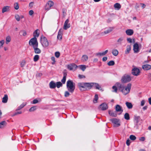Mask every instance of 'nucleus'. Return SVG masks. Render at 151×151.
I'll list each match as a JSON object with an SVG mask.
<instances>
[{
	"label": "nucleus",
	"mask_w": 151,
	"mask_h": 151,
	"mask_svg": "<svg viewBox=\"0 0 151 151\" xmlns=\"http://www.w3.org/2000/svg\"><path fill=\"white\" fill-rule=\"evenodd\" d=\"M70 95V93L68 91H66L65 92L64 96L66 97H68Z\"/></svg>",
	"instance_id": "48"
},
{
	"label": "nucleus",
	"mask_w": 151,
	"mask_h": 151,
	"mask_svg": "<svg viewBox=\"0 0 151 151\" xmlns=\"http://www.w3.org/2000/svg\"><path fill=\"white\" fill-rule=\"evenodd\" d=\"M78 77L80 79H82L83 78H86V76L83 75H81L80 74H79L78 75Z\"/></svg>",
	"instance_id": "55"
},
{
	"label": "nucleus",
	"mask_w": 151,
	"mask_h": 151,
	"mask_svg": "<svg viewBox=\"0 0 151 151\" xmlns=\"http://www.w3.org/2000/svg\"><path fill=\"white\" fill-rule=\"evenodd\" d=\"M69 20L68 19H67L65 21L64 26L63 29L65 30L67 29L68 28H69L70 27V24L68 23Z\"/></svg>",
	"instance_id": "13"
},
{
	"label": "nucleus",
	"mask_w": 151,
	"mask_h": 151,
	"mask_svg": "<svg viewBox=\"0 0 151 151\" xmlns=\"http://www.w3.org/2000/svg\"><path fill=\"white\" fill-rule=\"evenodd\" d=\"M114 7L116 9L119 10L120 9L121 6L119 3H116L114 4Z\"/></svg>",
	"instance_id": "30"
},
{
	"label": "nucleus",
	"mask_w": 151,
	"mask_h": 151,
	"mask_svg": "<svg viewBox=\"0 0 151 151\" xmlns=\"http://www.w3.org/2000/svg\"><path fill=\"white\" fill-rule=\"evenodd\" d=\"M14 8L16 10H17L19 9V6L18 2L15 3L14 4Z\"/></svg>",
	"instance_id": "43"
},
{
	"label": "nucleus",
	"mask_w": 151,
	"mask_h": 151,
	"mask_svg": "<svg viewBox=\"0 0 151 151\" xmlns=\"http://www.w3.org/2000/svg\"><path fill=\"white\" fill-rule=\"evenodd\" d=\"M140 4L141 5L143 9H144L145 8L146 5L142 3H140Z\"/></svg>",
	"instance_id": "64"
},
{
	"label": "nucleus",
	"mask_w": 151,
	"mask_h": 151,
	"mask_svg": "<svg viewBox=\"0 0 151 151\" xmlns=\"http://www.w3.org/2000/svg\"><path fill=\"white\" fill-rule=\"evenodd\" d=\"M145 100H142L141 102V104H140L141 106H143L144 105V104L145 103Z\"/></svg>",
	"instance_id": "57"
},
{
	"label": "nucleus",
	"mask_w": 151,
	"mask_h": 151,
	"mask_svg": "<svg viewBox=\"0 0 151 151\" xmlns=\"http://www.w3.org/2000/svg\"><path fill=\"white\" fill-rule=\"evenodd\" d=\"M26 64V62L24 60H23L21 63L20 65L22 67H23Z\"/></svg>",
	"instance_id": "50"
},
{
	"label": "nucleus",
	"mask_w": 151,
	"mask_h": 151,
	"mask_svg": "<svg viewBox=\"0 0 151 151\" xmlns=\"http://www.w3.org/2000/svg\"><path fill=\"white\" fill-rule=\"evenodd\" d=\"M130 140L129 139L127 140L126 144L127 146H129L130 145Z\"/></svg>",
	"instance_id": "61"
},
{
	"label": "nucleus",
	"mask_w": 151,
	"mask_h": 151,
	"mask_svg": "<svg viewBox=\"0 0 151 151\" xmlns=\"http://www.w3.org/2000/svg\"><path fill=\"white\" fill-rule=\"evenodd\" d=\"M134 122L135 123L134 127L138 129L139 127V122L141 119V118L139 116H135L134 117Z\"/></svg>",
	"instance_id": "8"
},
{
	"label": "nucleus",
	"mask_w": 151,
	"mask_h": 151,
	"mask_svg": "<svg viewBox=\"0 0 151 151\" xmlns=\"http://www.w3.org/2000/svg\"><path fill=\"white\" fill-rule=\"evenodd\" d=\"M4 43V41L2 40L0 41V47H2Z\"/></svg>",
	"instance_id": "56"
},
{
	"label": "nucleus",
	"mask_w": 151,
	"mask_h": 151,
	"mask_svg": "<svg viewBox=\"0 0 151 151\" xmlns=\"http://www.w3.org/2000/svg\"><path fill=\"white\" fill-rule=\"evenodd\" d=\"M39 56L38 55H35L33 58L34 61L35 62H36L39 60Z\"/></svg>",
	"instance_id": "42"
},
{
	"label": "nucleus",
	"mask_w": 151,
	"mask_h": 151,
	"mask_svg": "<svg viewBox=\"0 0 151 151\" xmlns=\"http://www.w3.org/2000/svg\"><path fill=\"white\" fill-rule=\"evenodd\" d=\"M22 113V111H19L16 112L14 114L13 116H15V115H17L19 114H21Z\"/></svg>",
	"instance_id": "52"
},
{
	"label": "nucleus",
	"mask_w": 151,
	"mask_h": 151,
	"mask_svg": "<svg viewBox=\"0 0 151 151\" xmlns=\"http://www.w3.org/2000/svg\"><path fill=\"white\" fill-rule=\"evenodd\" d=\"M115 109L116 112L121 111L122 113L123 111L122 107L119 105H116L115 106Z\"/></svg>",
	"instance_id": "16"
},
{
	"label": "nucleus",
	"mask_w": 151,
	"mask_h": 151,
	"mask_svg": "<svg viewBox=\"0 0 151 151\" xmlns=\"http://www.w3.org/2000/svg\"><path fill=\"white\" fill-rule=\"evenodd\" d=\"M142 68L145 70H149L151 68V65L148 64L143 65L142 66Z\"/></svg>",
	"instance_id": "19"
},
{
	"label": "nucleus",
	"mask_w": 151,
	"mask_h": 151,
	"mask_svg": "<svg viewBox=\"0 0 151 151\" xmlns=\"http://www.w3.org/2000/svg\"><path fill=\"white\" fill-rule=\"evenodd\" d=\"M98 99V96L97 94H96L94 96V98L93 100V102L94 103H96Z\"/></svg>",
	"instance_id": "40"
},
{
	"label": "nucleus",
	"mask_w": 151,
	"mask_h": 151,
	"mask_svg": "<svg viewBox=\"0 0 151 151\" xmlns=\"http://www.w3.org/2000/svg\"><path fill=\"white\" fill-rule=\"evenodd\" d=\"M107 59V57H105L103 58L102 60L103 61H106Z\"/></svg>",
	"instance_id": "63"
},
{
	"label": "nucleus",
	"mask_w": 151,
	"mask_h": 151,
	"mask_svg": "<svg viewBox=\"0 0 151 151\" xmlns=\"http://www.w3.org/2000/svg\"><path fill=\"white\" fill-rule=\"evenodd\" d=\"M39 30L38 29L35 30L33 33L34 37H38L40 35Z\"/></svg>",
	"instance_id": "24"
},
{
	"label": "nucleus",
	"mask_w": 151,
	"mask_h": 151,
	"mask_svg": "<svg viewBox=\"0 0 151 151\" xmlns=\"http://www.w3.org/2000/svg\"><path fill=\"white\" fill-rule=\"evenodd\" d=\"M29 45L32 46L33 47L38 46V42L36 37H33L31 38L29 42Z\"/></svg>",
	"instance_id": "3"
},
{
	"label": "nucleus",
	"mask_w": 151,
	"mask_h": 151,
	"mask_svg": "<svg viewBox=\"0 0 151 151\" xmlns=\"http://www.w3.org/2000/svg\"><path fill=\"white\" fill-rule=\"evenodd\" d=\"M112 53L114 56H116L118 54L119 52L116 49H114L112 50Z\"/></svg>",
	"instance_id": "33"
},
{
	"label": "nucleus",
	"mask_w": 151,
	"mask_h": 151,
	"mask_svg": "<svg viewBox=\"0 0 151 151\" xmlns=\"http://www.w3.org/2000/svg\"><path fill=\"white\" fill-rule=\"evenodd\" d=\"M131 84L129 83L127 85L126 88L125 87V88L124 89L123 91H122V93L124 95H125L129 92L131 88Z\"/></svg>",
	"instance_id": "6"
},
{
	"label": "nucleus",
	"mask_w": 151,
	"mask_h": 151,
	"mask_svg": "<svg viewBox=\"0 0 151 151\" xmlns=\"http://www.w3.org/2000/svg\"><path fill=\"white\" fill-rule=\"evenodd\" d=\"M80 69L82 70L83 71H85L86 68V66L84 65H80L78 66Z\"/></svg>",
	"instance_id": "26"
},
{
	"label": "nucleus",
	"mask_w": 151,
	"mask_h": 151,
	"mask_svg": "<svg viewBox=\"0 0 151 151\" xmlns=\"http://www.w3.org/2000/svg\"><path fill=\"white\" fill-rule=\"evenodd\" d=\"M127 41L129 42V43H132V40L131 38H128L127 39Z\"/></svg>",
	"instance_id": "59"
},
{
	"label": "nucleus",
	"mask_w": 151,
	"mask_h": 151,
	"mask_svg": "<svg viewBox=\"0 0 151 151\" xmlns=\"http://www.w3.org/2000/svg\"><path fill=\"white\" fill-rule=\"evenodd\" d=\"M131 50V46L130 45H127V47L126 50L125 51L126 54L129 53Z\"/></svg>",
	"instance_id": "32"
},
{
	"label": "nucleus",
	"mask_w": 151,
	"mask_h": 151,
	"mask_svg": "<svg viewBox=\"0 0 151 151\" xmlns=\"http://www.w3.org/2000/svg\"><path fill=\"white\" fill-rule=\"evenodd\" d=\"M68 69L70 70H75L78 68V66L74 63L70 64L67 65Z\"/></svg>",
	"instance_id": "11"
},
{
	"label": "nucleus",
	"mask_w": 151,
	"mask_h": 151,
	"mask_svg": "<svg viewBox=\"0 0 151 151\" xmlns=\"http://www.w3.org/2000/svg\"><path fill=\"white\" fill-rule=\"evenodd\" d=\"M34 13V12L32 10H30L29 12V14L30 15H32Z\"/></svg>",
	"instance_id": "62"
},
{
	"label": "nucleus",
	"mask_w": 151,
	"mask_h": 151,
	"mask_svg": "<svg viewBox=\"0 0 151 151\" xmlns=\"http://www.w3.org/2000/svg\"><path fill=\"white\" fill-rule=\"evenodd\" d=\"M6 122L5 121L1 122L0 123V128L4 127L6 125Z\"/></svg>",
	"instance_id": "34"
},
{
	"label": "nucleus",
	"mask_w": 151,
	"mask_h": 151,
	"mask_svg": "<svg viewBox=\"0 0 151 151\" xmlns=\"http://www.w3.org/2000/svg\"><path fill=\"white\" fill-rule=\"evenodd\" d=\"M139 140L140 141H144L145 140V138L144 137H142L140 138Z\"/></svg>",
	"instance_id": "60"
},
{
	"label": "nucleus",
	"mask_w": 151,
	"mask_h": 151,
	"mask_svg": "<svg viewBox=\"0 0 151 151\" xmlns=\"http://www.w3.org/2000/svg\"><path fill=\"white\" fill-rule=\"evenodd\" d=\"M56 84V86L58 88H59L60 87H62L63 86L62 83L60 81L57 82Z\"/></svg>",
	"instance_id": "38"
},
{
	"label": "nucleus",
	"mask_w": 151,
	"mask_h": 151,
	"mask_svg": "<svg viewBox=\"0 0 151 151\" xmlns=\"http://www.w3.org/2000/svg\"><path fill=\"white\" fill-rule=\"evenodd\" d=\"M114 29V27H110L107 30L104 31L103 32H102L101 34L103 35L104 33L105 34L109 33L111 32Z\"/></svg>",
	"instance_id": "21"
},
{
	"label": "nucleus",
	"mask_w": 151,
	"mask_h": 151,
	"mask_svg": "<svg viewBox=\"0 0 151 151\" xmlns=\"http://www.w3.org/2000/svg\"><path fill=\"white\" fill-rule=\"evenodd\" d=\"M55 56L57 58H58L60 56V53L59 52H56L55 53Z\"/></svg>",
	"instance_id": "51"
},
{
	"label": "nucleus",
	"mask_w": 151,
	"mask_h": 151,
	"mask_svg": "<svg viewBox=\"0 0 151 151\" xmlns=\"http://www.w3.org/2000/svg\"><path fill=\"white\" fill-rule=\"evenodd\" d=\"M38 102V101L36 99H35L32 101V103L35 104Z\"/></svg>",
	"instance_id": "58"
},
{
	"label": "nucleus",
	"mask_w": 151,
	"mask_h": 151,
	"mask_svg": "<svg viewBox=\"0 0 151 151\" xmlns=\"http://www.w3.org/2000/svg\"><path fill=\"white\" fill-rule=\"evenodd\" d=\"M11 40V37L9 36H8L6 38V44L9 43Z\"/></svg>",
	"instance_id": "39"
},
{
	"label": "nucleus",
	"mask_w": 151,
	"mask_h": 151,
	"mask_svg": "<svg viewBox=\"0 0 151 151\" xmlns=\"http://www.w3.org/2000/svg\"><path fill=\"white\" fill-rule=\"evenodd\" d=\"M67 88L68 91L71 93H72L75 88V84L71 80H68L67 82Z\"/></svg>",
	"instance_id": "2"
},
{
	"label": "nucleus",
	"mask_w": 151,
	"mask_h": 151,
	"mask_svg": "<svg viewBox=\"0 0 151 151\" xmlns=\"http://www.w3.org/2000/svg\"><path fill=\"white\" fill-rule=\"evenodd\" d=\"M129 138L132 140H134L136 139V137L133 135H131L130 136Z\"/></svg>",
	"instance_id": "45"
},
{
	"label": "nucleus",
	"mask_w": 151,
	"mask_h": 151,
	"mask_svg": "<svg viewBox=\"0 0 151 151\" xmlns=\"http://www.w3.org/2000/svg\"><path fill=\"white\" fill-rule=\"evenodd\" d=\"M25 104H22L21 105H20L19 106L17 109V110H20V109H21L22 108H23L25 106Z\"/></svg>",
	"instance_id": "44"
},
{
	"label": "nucleus",
	"mask_w": 151,
	"mask_h": 151,
	"mask_svg": "<svg viewBox=\"0 0 151 151\" xmlns=\"http://www.w3.org/2000/svg\"><path fill=\"white\" fill-rule=\"evenodd\" d=\"M8 96L6 94H5L4 96L2 99V102L3 103H6L8 101Z\"/></svg>",
	"instance_id": "28"
},
{
	"label": "nucleus",
	"mask_w": 151,
	"mask_h": 151,
	"mask_svg": "<svg viewBox=\"0 0 151 151\" xmlns=\"http://www.w3.org/2000/svg\"><path fill=\"white\" fill-rule=\"evenodd\" d=\"M36 109V106H34L31 107L29 109V111L30 112L34 111Z\"/></svg>",
	"instance_id": "46"
},
{
	"label": "nucleus",
	"mask_w": 151,
	"mask_h": 151,
	"mask_svg": "<svg viewBox=\"0 0 151 151\" xmlns=\"http://www.w3.org/2000/svg\"><path fill=\"white\" fill-rule=\"evenodd\" d=\"M77 86L80 90L82 91L91 89L92 87H94L97 89L103 91L101 86L98 83H78Z\"/></svg>",
	"instance_id": "1"
},
{
	"label": "nucleus",
	"mask_w": 151,
	"mask_h": 151,
	"mask_svg": "<svg viewBox=\"0 0 151 151\" xmlns=\"http://www.w3.org/2000/svg\"><path fill=\"white\" fill-rule=\"evenodd\" d=\"M88 59V57L86 55H83L82 56L81 60L83 61H86Z\"/></svg>",
	"instance_id": "35"
},
{
	"label": "nucleus",
	"mask_w": 151,
	"mask_h": 151,
	"mask_svg": "<svg viewBox=\"0 0 151 151\" xmlns=\"http://www.w3.org/2000/svg\"><path fill=\"white\" fill-rule=\"evenodd\" d=\"M67 76V73L65 72L63 73V79L61 80V82L63 84L65 83L66 81V77Z\"/></svg>",
	"instance_id": "27"
},
{
	"label": "nucleus",
	"mask_w": 151,
	"mask_h": 151,
	"mask_svg": "<svg viewBox=\"0 0 151 151\" xmlns=\"http://www.w3.org/2000/svg\"><path fill=\"white\" fill-rule=\"evenodd\" d=\"M15 17L17 21H20V17L19 15H18V14L16 15Z\"/></svg>",
	"instance_id": "47"
},
{
	"label": "nucleus",
	"mask_w": 151,
	"mask_h": 151,
	"mask_svg": "<svg viewBox=\"0 0 151 151\" xmlns=\"http://www.w3.org/2000/svg\"><path fill=\"white\" fill-rule=\"evenodd\" d=\"M131 80L130 76L126 74L124 75L122 78L121 81L122 83H125L129 82Z\"/></svg>",
	"instance_id": "4"
},
{
	"label": "nucleus",
	"mask_w": 151,
	"mask_h": 151,
	"mask_svg": "<svg viewBox=\"0 0 151 151\" xmlns=\"http://www.w3.org/2000/svg\"><path fill=\"white\" fill-rule=\"evenodd\" d=\"M10 7L8 6L4 7L2 9V12L4 13L5 12L9 11L10 10Z\"/></svg>",
	"instance_id": "22"
},
{
	"label": "nucleus",
	"mask_w": 151,
	"mask_h": 151,
	"mask_svg": "<svg viewBox=\"0 0 151 151\" xmlns=\"http://www.w3.org/2000/svg\"><path fill=\"white\" fill-rule=\"evenodd\" d=\"M49 85L51 89L55 88L56 87V83L53 81H52L50 83Z\"/></svg>",
	"instance_id": "18"
},
{
	"label": "nucleus",
	"mask_w": 151,
	"mask_h": 151,
	"mask_svg": "<svg viewBox=\"0 0 151 151\" xmlns=\"http://www.w3.org/2000/svg\"><path fill=\"white\" fill-rule=\"evenodd\" d=\"M124 40V38L123 37H120L119 39L117 40V42L118 44L121 45L122 42Z\"/></svg>",
	"instance_id": "36"
},
{
	"label": "nucleus",
	"mask_w": 151,
	"mask_h": 151,
	"mask_svg": "<svg viewBox=\"0 0 151 151\" xmlns=\"http://www.w3.org/2000/svg\"><path fill=\"white\" fill-rule=\"evenodd\" d=\"M41 43L43 47H46L48 46L49 45L47 39L45 37L43 36L41 40Z\"/></svg>",
	"instance_id": "7"
},
{
	"label": "nucleus",
	"mask_w": 151,
	"mask_h": 151,
	"mask_svg": "<svg viewBox=\"0 0 151 151\" xmlns=\"http://www.w3.org/2000/svg\"><path fill=\"white\" fill-rule=\"evenodd\" d=\"M53 5L54 3L52 1H48L45 5V9L47 10H49Z\"/></svg>",
	"instance_id": "9"
},
{
	"label": "nucleus",
	"mask_w": 151,
	"mask_h": 151,
	"mask_svg": "<svg viewBox=\"0 0 151 151\" xmlns=\"http://www.w3.org/2000/svg\"><path fill=\"white\" fill-rule=\"evenodd\" d=\"M99 108L102 110H105L108 108L107 104L105 103H104L101 104L99 106Z\"/></svg>",
	"instance_id": "12"
},
{
	"label": "nucleus",
	"mask_w": 151,
	"mask_h": 151,
	"mask_svg": "<svg viewBox=\"0 0 151 151\" xmlns=\"http://www.w3.org/2000/svg\"><path fill=\"white\" fill-rule=\"evenodd\" d=\"M114 62L113 60L110 61L107 63V65L109 66H112L114 65Z\"/></svg>",
	"instance_id": "41"
},
{
	"label": "nucleus",
	"mask_w": 151,
	"mask_h": 151,
	"mask_svg": "<svg viewBox=\"0 0 151 151\" xmlns=\"http://www.w3.org/2000/svg\"><path fill=\"white\" fill-rule=\"evenodd\" d=\"M51 60L53 61V62H52V65L54 64L55 62V58L54 57H52L51 58Z\"/></svg>",
	"instance_id": "54"
},
{
	"label": "nucleus",
	"mask_w": 151,
	"mask_h": 151,
	"mask_svg": "<svg viewBox=\"0 0 151 151\" xmlns=\"http://www.w3.org/2000/svg\"><path fill=\"white\" fill-rule=\"evenodd\" d=\"M108 52V50H105L104 52L100 53V52H98L96 54V55L97 56H98L99 55H100V56H102L104 55H105Z\"/></svg>",
	"instance_id": "31"
},
{
	"label": "nucleus",
	"mask_w": 151,
	"mask_h": 151,
	"mask_svg": "<svg viewBox=\"0 0 151 151\" xmlns=\"http://www.w3.org/2000/svg\"><path fill=\"white\" fill-rule=\"evenodd\" d=\"M109 114L110 116L113 117H116L117 116V114L116 113L111 111H109Z\"/></svg>",
	"instance_id": "29"
},
{
	"label": "nucleus",
	"mask_w": 151,
	"mask_h": 151,
	"mask_svg": "<svg viewBox=\"0 0 151 151\" xmlns=\"http://www.w3.org/2000/svg\"><path fill=\"white\" fill-rule=\"evenodd\" d=\"M20 33L22 34L23 36H25L27 35L26 31L24 30L21 31Z\"/></svg>",
	"instance_id": "49"
},
{
	"label": "nucleus",
	"mask_w": 151,
	"mask_h": 151,
	"mask_svg": "<svg viewBox=\"0 0 151 151\" xmlns=\"http://www.w3.org/2000/svg\"><path fill=\"white\" fill-rule=\"evenodd\" d=\"M125 104L128 109H130L133 107V105L130 102H126Z\"/></svg>",
	"instance_id": "25"
},
{
	"label": "nucleus",
	"mask_w": 151,
	"mask_h": 151,
	"mask_svg": "<svg viewBox=\"0 0 151 151\" xmlns=\"http://www.w3.org/2000/svg\"><path fill=\"white\" fill-rule=\"evenodd\" d=\"M117 85L118 88L119 90L122 93L123 90L125 88V86L124 85L120 84L119 83H116Z\"/></svg>",
	"instance_id": "17"
},
{
	"label": "nucleus",
	"mask_w": 151,
	"mask_h": 151,
	"mask_svg": "<svg viewBox=\"0 0 151 151\" xmlns=\"http://www.w3.org/2000/svg\"><path fill=\"white\" fill-rule=\"evenodd\" d=\"M63 30L62 29H60L58 32V35L57 36V38L58 39L61 40L62 39L63 32Z\"/></svg>",
	"instance_id": "15"
},
{
	"label": "nucleus",
	"mask_w": 151,
	"mask_h": 151,
	"mask_svg": "<svg viewBox=\"0 0 151 151\" xmlns=\"http://www.w3.org/2000/svg\"><path fill=\"white\" fill-rule=\"evenodd\" d=\"M126 34L128 35H132L134 33V31L131 29H128L126 31Z\"/></svg>",
	"instance_id": "23"
},
{
	"label": "nucleus",
	"mask_w": 151,
	"mask_h": 151,
	"mask_svg": "<svg viewBox=\"0 0 151 151\" xmlns=\"http://www.w3.org/2000/svg\"><path fill=\"white\" fill-rule=\"evenodd\" d=\"M124 118L125 119L127 120H128L130 119L129 115L128 113H125L124 115Z\"/></svg>",
	"instance_id": "37"
},
{
	"label": "nucleus",
	"mask_w": 151,
	"mask_h": 151,
	"mask_svg": "<svg viewBox=\"0 0 151 151\" xmlns=\"http://www.w3.org/2000/svg\"><path fill=\"white\" fill-rule=\"evenodd\" d=\"M112 89L114 90L113 92H116L118 90V88L116 87L115 86H113L112 87Z\"/></svg>",
	"instance_id": "53"
},
{
	"label": "nucleus",
	"mask_w": 151,
	"mask_h": 151,
	"mask_svg": "<svg viewBox=\"0 0 151 151\" xmlns=\"http://www.w3.org/2000/svg\"><path fill=\"white\" fill-rule=\"evenodd\" d=\"M133 50L134 53H136L139 51V47L137 43H135L133 45Z\"/></svg>",
	"instance_id": "14"
},
{
	"label": "nucleus",
	"mask_w": 151,
	"mask_h": 151,
	"mask_svg": "<svg viewBox=\"0 0 151 151\" xmlns=\"http://www.w3.org/2000/svg\"><path fill=\"white\" fill-rule=\"evenodd\" d=\"M38 46H36L33 47L34 51L36 54H40L41 52V50L38 48Z\"/></svg>",
	"instance_id": "20"
},
{
	"label": "nucleus",
	"mask_w": 151,
	"mask_h": 151,
	"mask_svg": "<svg viewBox=\"0 0 151 151\" xmlns=\"http://www.w3.org/2000/svg\"><path fill=\"white\" fill-rule=\"evenodd\" d=\"M110 120L114 124L115 127H118L120 125V122L119 119L114 118L110 119Z\"/></svg>",
	"instance_id": "5"
},
{
	"label": "nucleus",
	"mask_w": 151,
	"mask_h": 151,
	"mask_svg": "<svg viewBox=\"0 0 151 151\" xmlns=\"http://www.w3.org/2000/svg\"><path fill=\"white\" fill-rule=\"evenodd\" d=\"M140 73V70L139 69L136 68H134L132 70V74L134 76H138Z\"/></svg>",
	"instance_id": "10"
}]
</instances>
